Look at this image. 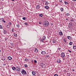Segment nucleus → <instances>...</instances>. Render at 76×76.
<instances>
[{"instance_id":"obj_1","label":"nucleus","mask_w":76,"mask_h":76,"mask_svg":"<svg viewBox=\"0 0 76 76\" xmlns=\"http://www.w3.org/2000/svg\"><path fill=\"white\" fill-rule=\"evenodd\" d=\"M16 71L20 72V68L19 66H16Z\"/></svg>"},{"instance_id":"obj_26","label":"nucleus","mask_w":76,"mask_h":76,"mask_svg":"<svg viewBox=\"0 0 76 76\" xmlns=\"http://www.w3.org/2000/svg\"><path fill=\"white\" fill-rule=\"evenodd\" d=\"M0 29H3V26L1 25H0Z\"/></svg>"},{"instance_id":"obj_17","label":"nucleus","mask_w":76,"mask_h":76,"mask_svg":"<svg viewBox=\"0 0 76 76\" xmlns=\"http://www.w3.org/2000/svg\"><path fill=\"white\" fill-rule=\"evenodd\" d=\"M60 10L61 11V12H63V11H64V9L63 8H61L60 9Z\"/></svg>"},{"instance_id":"obj_51","label":"nucleus","mask_w":76,"mask_h":76,"mask_svg":"<svg viewBox=\"0 0 76 76\" xmlns=\"http://www.w3.org/2000/svg\"><path fill=\"white\" fill-rule=\"evenodd\" d=\"M24 45H26V43H24Z\"/></svg>"},{"instance_id":"obj_13","label":"nucleus","mask_w":76,"mask_h":76,"mask_svg":"<svg viewBox=\"0 0 76 76\" xmlns=\"http://www.w3.org/2000/svg\"><path fill=\"white\" fill-rule=\"evenodd\" d=\"M8 60H12V57L11 56H9L8 57Z\"/></svg>"},{"instance_id":"obj_53","label":"nucleus","mask_w":76,"mask_h":76,"mask_svg":"<svg viewBox=\"0 0 76 76\" xmlns=\"http://www.w3.org/2000/svg\"><path fill=\"white\" fill-rule=\"evenodd\" d=\"M12 1H14L15 0H12Z\"/></svg>"},{"instance_id":"obj_9","label":"nucleus","mask_w":76,"mask_h":76,"mask_svg":"<svg viewBox=\"0 0 76 76\" xmlns=\"http://www.w3.org/2000/svg\"><path fill=\"white\" fill-rule=\"evenodd\" d=\"M57 62L58 63H60L61 62V61L60 60L58 59L57 60Z\"/></svg>"},{"instance_id":"obj_29","label":"nucleus","mask_w":76,"mask_h":76,"mask_svg":"<svg viewBox=\"0 0 76 76\" xmlns=\"http://www.w3.org/2000/svg\"><path fill=\"white\" fill-rule=\"evenodd\" d=\"M24 60L26 61H28V59L27 58H26Z\"/></svg>"},{"instance_id":"obj_34","label":"nucleus","mask_w":76,"mask_h":76,"mask_svg":"<svg viewBox=\"0 0 76 76\" xmlns=\"http://www.w3.org/2000/svg\"><path fill=\"white\" fill-rule=\"evenodd\" d=\"M2 22H4V23H6V21H5V20H2Z\"/></svg>"},{"instance_id":"obj_27","label":"nucleus","mask_w":76,"mask_h":76,"mask_svg":"<svg viewBox=\"0 0 76 76\" xmlns=\"http://www.w3.org/2000/svg\"><path fill=\"white\" fill-rule=\"evenodd\" d=\"M14 35L15 37H17V34H16L14 33Z\"/></svg>"},{"instance_id":"obj_19","label":"nucleus","mask_w":76,"mask_h":76,"mask_svg":"<svg viewBox=\"0 0 76 76\" xmlns=\"http://www.w3.org/2000/svg\"><path fill=\"white\" fill-rule=\"evenodd\" d=\"M69 44L70 45H72L73 44V42H69Z\"/></svg>"},{"instance_id":"obj_16","label":"nucleus","mask_w":76,"mask_h":76,"mask_svg":"<svg viewBox=\"0 0 76 76\" xmlns=\"http://www.w3.org/2000/svg\"><path fill=\"white\" fill-rule=\"evenodd\" d=\"M32 75H35V74H36V73L35 72H34V71H32Z\"/></svg>"},{"instance_id":"obj_46","label":"nucleus","mask_w":76,"mask_h":76,"mask_svg":"<svg viewBox=\"0 0 76 76\" xmlns=\"http://www.w3.org/2000/svg\"><path fill=\"white\" fill-rule=\"evenodd\" d=\"M66 20H68V18L66 19Z\"/></svg>"},{"instance_id":"obj_36","label":"nucleus","mask_w":76,"mask_h":76,"mask_svg":"<svg viewBox=\"0 0 76 76\" xmlns=\"http://www.w3.org/2000/svg\"><path fill=\"white\" fill-rule=\"evenodd\" d=\"M34 62L35 63H37V61L36 60H34Z\"/></svg>"},{"instance_id":"obj_50","label":"nucleus","mask_w":76,"mask_h":76,"mask_svg":"<svg viewBox=\"0 0 76 76\" xmlns=\"http://www.w3.org/2000/svg\"><path fill=\"white\" fill-rule=\"evenodd\" d=\"M71 20L72 21H74V20Z\"/></svg>"},{"instance_id":"obj_49","label":"nucleus","mask_w":76,"mask_h":76,"mask_svg":"<svg viewBox=\"0 0 76 76\" xmlns=\"http://www.w3.org/2000/svg\"><path fill=\"white\" fill-rule=\"evenodd\" d=\"M39 24H41V22H39Z\"/></svg>"},{"instance_id":"obj_52","label":"nucleus","mask_w":76,"mask_h":76,"mask_svg":"<svg viewBox=\"0 0 76 76\" xmlns=\"http://www.w3.org/2000/svg\"><path fill=\"white\" fill-rule=\"evenodd\" d=\"M5 40H7V38H5Z\"/></svg>"},{"instance_id":"obj_6","label":"nucleus","mask_w":76,"mask_h":76,"mask_svg":"<svg viewBox=\"0 0 76 76\" xmlns=\"http://www.w3.org/2000/svg\"><path fill=\"white\" fill-rule=\"evenodd\" d=\"M46 39V37L45 36H44L43 37V38L41 39V41H44V39Z\"/></svg>"},{"instance_id":"obj_11","label":"nucleus","mask_w":76,"mask_h":76,"mask_svg":"<svg viewBox=\"0 0 76 76\" xmlns=\"http://www.w3.org/2000/svg\"><path fill=\"white\" fill-rule=\"evenodd\" d=\"M41 53L42 54H46V52L45 51H44L42 52Z\"/></svg>"},{"instance_id":"obj_47","label":"nucleus","mask_w":76,"mask_h":76,"mask_svg":"<svg viewBox=\"0 0 76 76\" xmlns=\"http://www.w3.org/2000/svg\"><path fill=\"white\" fill-rule=\"evenodd\" d=\"M72 1H76V0H72Z\"/></svg>"},{"instance_id":"obj_28","label":"nucleus","mask_w":76,"mask_h":76,"mask_svg":"<svg viewBox=\"0 0 76 76\" xmlns=\"http://www.w3.org/2000/svg\"><path fill=\"white\" fill-rule=\"evenodd\" d=\"M63 40L65 43H66V39H64Z\"/></svg>"},{"instance_id":"obj_41","label":"nucleus","mask_w":76,"mask_h":76,"mask_svg":"<svg viewBox=\"0 0 76 76\" xmlns=\"http://www.w3.org/2000/svg\"><path fill=\"white\" fill-rule=\"evenodd\" d=\"M46 57H47V58L49 57V56L48 55H46Z\"/></svg>"},{"instance_id":"obj_24","label":"nucleus","mask_w":76,"mask_h":76,"mask_svg":"<svg viewBox=\"0 0 76 76\" xmlns=\"http://www.w3.org/2000/svg\"><path fill=\"white\" fill-rule=\"evenodd\" d=\"M11 31L12 32H14V31H15V29H14V28H12L11 29Z\"/></svg>"},{"instance_id":"obj_18","label":"nucleus","mask_w":76,"mask_h":76,"mask_svg":"<svg viewBox=\"0 0 76 76\" xmlns=\"http://www.w3.org/2000/svg\"><path fill=\"white\" fill-rule=\"evenodd\" d=\"M1 59L2 60H3V61H4V60H6V59L5 58L3 57L1 58Z\"/></svg>"},{"instance_id":"obj_33","label":"nucleus","mask_w":76,"mask_h":76,"mask_svg":"<svg viewBox=\"0 0 76 76\" xmlns=\"http://www.w3.org/2000/svg\"><path fill=\"white\" fill-rule=\"evenodd\" d=\"M23 20H25V19H26V17L23 18Z\"/></svg>"},{"instance_id":"obj_8","label":"nucleus","mask_w":76,"mask_h":76,"mask_svg":"<svg viewBox=\"0 0 76 76\" xmlns=\"http://www.w3.org/2000/svg\"><path fill=\"white\" fill-rule=\"evenodd\" d=\"M59 35H61H61L62 36H63V33L61 31L59 32Z\"/></svg>"},{"instance_id":"obj_32","label":"nucleus","mask_w":76,"mask_h":76,"mask_svg":"<svg viewBox=\"0 0 76 76\" xmlns=\"http://www.w3.org/2000/svg\"><path fill=\"white\" fill-rule=\"evenodd\" d=\"M24 66L25 67H28V65H26V64L24 65Z\"/></svg>"},{"instance_id":"obj_20","label":"nucleus","mask_w":76,"mask_h":76,"mask_svg":"<svg viewBox=\"0 0 76 76\" xmlns=\"http://www.w3.org/2000/svg\"><path fill=\"white\" fill-rule=\"evenodd\" d=\"M16 26L18 28H19V27H20V25L18 24L16 25Z\"/></svg>"},{"instance_id":"obj_56","label":"nucleus","mask_w":76,"mask_h":76,"mask_svg":"<svg viewBox=\"0 0 76 76\" xmlns=\"http://www.w3.org/2000/svg\"><path fill=\"white\" fill-rule=\"evenodd\" d=\"M32 61V62L33 61V60H32V61Z\"/></svg>"},{"instance_id":"obj_12","label":"nucleus","mask_w":76,"mask_h":76,"mask_svg":"<svg viewBox=\"0 0 76 76\" xmlns=\"http://www.w3.org/2000/svg\"><path fill=\"white\" fill-rule=\"evenodd\" d=\"M12 70L14 71H16V67H15V66L12 67Z\"/></svg>"},{"instance_id":"obj_25","label":"nucleus","mask_w":76,"mask_h":76,"mask_svg":"<svg viewBox=\"0 0 76 76\" xmlns=\"http://www.w3.org/2000/svg\"><path fill=\"white\" fill-rule=\"evenodd\" d=\"M73 48L74 50H75L76 48V46H74L73 47Z\"/></svg>"},{"instance_id":"obj_54","label":"nucleus","mask_w":76,"mask_h":76,"mask_svg":"<svg viewBox=\"0 0 76 76\" xmlns=\"http://www.w3.org/2000/svg\"><path fill=\"white\" fill-rule=\"evenodd\" d=\"M63 60H64V58H63Z\"/></svg>"},{"instance_id":"obj_10","label":"nucleus","mask_w":76,"mask_h":76,"mask_svg":"<svg viewBox=\"0 0 76 76\" xmlns=\"http://www.w3.org/2000/svg\"><path fill=\"white\" fill-rule=\"evenodd\" d=\"M34 52L35 53H38V49L36 48L35 49Z\"/></svg>"},{"instance_id":"obj_31","label":"nucleus","mask_w":76,"mask_h":76,"mask_svg":"<svg viewBox=\"0 0 76 76\" xmlns=\"http://www.w3.org/2000/svg\"><path fill=\"white\" fill-rule=\"evenodd\" d=\"M66 15H67V16H69V15H70V14L69 13H66Z\"/></svg>"},{"instance_id":"obj_23","label":"nucleus","mask_w":76,"mask_h":76,"mask_svg":"<svg viewBox=\"0 0 76 76\" xmlns=\"http://www.w3.org/2000/svg\"><path fill=\"white\" fill-rule=\"evenodd\" d=\"M7 28H8V29H9V28H10V26H9V25H7Z\"/></svg>"},{"instance_id":"obj_45","label":"nucleus","mask_w":76,"mask_h":76,"mask_svg":"<svg viewBox=\"0 0 76 76\" xmlns=\"http://www.w3.org/2000/svg\"><path fill=\"white\" fill-rule=\"evenodd\" d=\"M11 45L12 46H13V43L11 44Z\"/></svg>"},{"instance_id":"obj_44","label":"nucleus","mask_w":76,"mask_h":76,"mask_svg":"<svg viewBox=\"0 0 76 76\" xmlns=\"http://www.w3.org/2000/svg\"><path fill=\"white\" fill-rule=\"evenodd\" d=\"M41 67L42 68L43 67V65H41Z\"/></svg>"},{"instance_id":"obj_15","label":"nucleus","mask_w":76,"mask_h":76,"mask_svg":"<svg viewBox=\"0 0 76 76\" xmlns=\"http://www.w3.org/2000/svg\"><path fill=\"white\" fill-rule=\"evenodd\" d=\"M45 8L46 9H49V7L47 6H45Z\"/></svg>"},{"instance_id":"obj_5","label":"nucleus","mask_w":76,"mask_h":76,"mask_svg":"<svg viewBox=\"0 0 76 76\" xmlns=\"http://www.w3.org/2000/svg\"><path fill=\"white\" fill-rule=\"evenodd\" d=\"M7 30L6 29H4V32L3 33L4 34H6L7 33Z\"/></svg>"},{"instance_id":"obj_21","label":"nucleus","mask_w":76,"mask_h":76,"mask_svg":"<svg viewBox=\"0 0 76 76\" xmlns=\"http://www.w3.org/2000/svg\"><path fill=\"white\" fill-rule=\"evenodd\" d=\"M64 3H65V4H69V3H68V2H67L65 1Z\"/></svg>"},{"instance_id":"obj_40","label":"nucleus","mask_w":76,"mask_h":76,"mask_svg":"<svg viewBox=\"0 0 76 76\" xmlns=\"http://www.w3.org/2000/svg\"><path fill=\"white\" fill-rule=\"evenodd\" d=\"M54 76H58V75L56 74H55L54 75Z\"/></svg>"},{"instance_id":"obj_57","label":"nucleus","mask_w":76,"mask_h":76,"mask_svg":"<svg viewBox=\"0 0 76 76\" xmlns=\"http://www.w3.org/2000/svg\"><path fill=\"white\" fill-rule=\"evenodd\" d=\"M33 76H35V75H34V76L33 75Z\"/></svg>"},{"instance_id":"obj_4","label":"nucleus","mask_w":76,"mask_h":76,"mask_svg":"<svg viewBox=\"0 0 76 76\" xmlns=\"http://www.w3.org/2000/svg\"><path fill=\"white\" fill-rule=\"evenodd\" d=\"M61 57L62 58H64V57H65V54H64V53H62L61 54Z\"/></svg>"},{"instance_id":"obj_48","label":"nucleus","mask_w":76,"mask_h":76,"mask_svg":"<svg viewBox=\"0 0 76 76\" xmlns=\"http://www.w3.org/2000/svg\"><path fill=\"white\" fill-rule=\"evenodd\" d=\"M72 71H73V72H74V71H75V69H72Z\"/></svg>"},{"instance_id":"obj_43","label":"nucleus","mask_w":76,"mask_h":76,"mask_svg":"<svg viewBox=\"0 0 76 76\" xmlns=\"http://www.w3.org/2000/svg\"><path fill=\"white\" fill-rule=\"evenodd\" d=\"M59 1L61 2H62V0H59Z\"/></svg>"},{"instance_id":"obj_35","label":"nucleus","mask_w":76,"mask_h":76,"mask_svg":"<svg viewBox=\"0 0 76 76\" xmlns=\"http://www.w3.org/2000/svg\"><path fill=\"white\" fill-rule=\"evenodd\" d=\"M25 25H28V24L27 23H24Z\"/></svg>"},{"instance_id":"obj_39","label":"nucleus","mask_w":76,"mask_h":76,"mask_svg":"<svg viewBox=\"0 0 76 76\" xmlns=\"http://www.w3.org/2000/svg\"><path fill=\"white\" fill-rule=\"evenodd\" d=\"M46 4H48V2H46Z\"/></svg>"},{"instance_id":"obj_14","label":"nucleus","mask_w":76,"mask_h":76,"mask_svg":"<svg viewBox=\"0 0 76 76\" xmlns=\"http://www.w3.org/2000/svg\"><path fill=\"white\" fill-rule=\"evenodd\" d=\"M39 7H40L39 5H37L36 6V9H38V10L39 9Z\"/></svg>"},{"instance_id":"obj_30","label":"nucleus","mask_w":76,"mask_h":76,"mask_svg":"<svg viewBox=\"0 0 76 76\" xmlns=\"http://www.w3.org/2000/svg\"><path fill=\"white\" fill-rule=\"evenodd\" d=\"M39 16L40 17H42V16L43 15H42V14H39Z\"/></svg>"},{"instance_id":"obj_2","label":"nucleus","mask_w":76,"mask_h":76,"mask_svg":"<svg viewBox=\"0 0 76 76\" xmlns=\"http://www.w3.org/2000/svg\"><path fill=\"white\" fill-rule=\"evenodd\" d=\"M49 25V23L47 21L45 22V24H44L43 26H48Z\"/></svg>"},{"instance_id":"obj_7","label":"nucleus","mask_w":76,"mask_h":76,"mask_svg":"<svg viewBox=\"0 0 76 76\" xmlns=\"http://www.w3.org/2000/svg\"><path fill=\"white\" fill-rule=\"evenodd\" d=\"M67 38L68 39H69V40H70L71 39H72V37H71L70 36H67Z\"/></svg>"},{"instance_id":"obj_3","label":"nucleus","mask_w":76,"mask_h":76,"mask_svg":"<svg viewBox=\"0 0 76 76\" xmlns=\"http://www.w3.org/2000/svg\"><path fill=\"white\" fill-rule=\"evenodd\" d=\"M21 73L23 75H26V72L24 69H22L21 70Z\"/></svg>"},{"instance_id":"obj_37","label":"nucleus","mask_w":76,"mask_h":76,"mask_svg":"<svg viewBox=\"0 0 76 76\" xmlns=\"http://www.w3.org/2000/svg\"><path fill=\"white\" fill-rule=\"evenodd\" d=\"M9 25H12V23H11V22H10L9 23Z\"/></svg>"},{"instance_id":"obj_38","label":"nucleus","mask_w":76,"mask_h":76,"mask_svg":"<svg viewBox=\"0 0 76 76\" xmlns=\"http://www.w3.org/2000/svg\"><path fill=\"white\" fill-rule=\"evenodd\" d=\"M58 50H61V48H58Z\"/></svg>"},{"instance_id":"obj_42","label":"nucleus","mask_w":76,"mask_h":76,"mask_svg":"<svg viewBox=\"0 0 76 76\" xmlns=\"http://www.w3.org/2000/svg\"><path fill=\"white\" fill-rule=\"evenodd\" d=\"M68 51H69V53H72V51H70V50H68Z\"/></svg>"},{"instance_id":"obj_55","label":"nucleus","mask_w":76,"mask_h":76,"mask_svg":"<svg viewBox=\"0 0 76 76\" xmlns=\"http://www.w3.org/2000/svg\"><path fill=\"white\" fill-rule=\"evenodd\" d=\"M0 52H1V50H0Z\"/></svg>"},{"instance_id":"obj_22","label":"nucleus","mask_w":76,"mask_h":76,"mask_svg":"<svg viewBox=\"0 0 76 76\" xmlns=\"http://www.w3.org/2000/svg\"><path fill=\"white\" fill-rule=\"evenodd\" d=\"M53 43L55 44V43H56V40L55 39H53Z\"/></svg>"}]
</instances>
